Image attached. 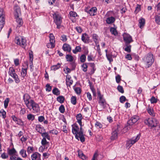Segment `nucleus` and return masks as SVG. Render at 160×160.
<instances>
[{"mask_svg":"<svg viewBox=\"0 0 160 160\" xmlns=\"http://www.w3.org/2000/svg\"><path fill=\"white\" fill-rule=\"evenodd\" d=\"M72 132L75 135L76 138L78 140L79 138L82 142H84L85 139L83 133L82 126H80L79 128L78 125L76 124L72 125Z\"/></svg>","mask_w":160,"mask_h":160,"instance_id":"nucleus-1","label":"nucleus"},{"mask_svg":"<svg viewBox=\"0 0 160 160\" xmlns=\"http://www.w3.org/2000/svg\"><path fill=\"white\" fill-rule=\"evenodd\" d=\"M143 61L145 62L148 68H149L152 65L154 61V58L153 54L151 52L147 54L143 58Z\"/></svg>","mask_w":160,"mask_h":160,"instance_id":"nucleus-2","label":"nucleus"},{"mask_svg":"<svg viewBox=\"0 0 160 160\" xmlns=\"http://www.w3.org/2000/svg\"><path fill=\"white\" fill-rule=\"evenodd\" d=\"M14 41L16 44L24 48H25L27 45V41L25 38L22 36L16 37Z\"/></svg>","mask_w":160,"mask_h":160,"instance_id":"nucleus-3","label":"nucleus"},{"mask_svg":"<svg viewBox=\"0 0 160 160\" xmlns=\"http://www.w3.org/2000/svg\"><path fill=\"white\" fill-rule=\"evenodd\" d=\"M52 15L53 22L56 25L57 28L59 29L60 28V26L62 23V18L58 12L54 13Z\"/></svg>","mask_w":160,"mask_h":160,"instance_id":"nucleus-4","label":"nucleus"},{"mask_svg":"<svg viewBox=\"0 0 160 160\" xmlns=\"http://www.w3.org/2000/svg\"><path fill=\"white\" fill-rule=\"evenodd\" d=\"M27 108L34 113H39L40 111L39 104L35 102L34 101H32L30 104Z\"/></svg>","mask_w":160,"mask_h":160,"instance_id":"nucleus-5","label":"nucleus"},{"mask_svg":"<svg viewBox=\"0 0 160 160\" xmlns=\"http://www.w3.org/2000/svg\"><path fill=\"white\" fill-rule=\"evenodd\" d=\"M140 134H138L136 137H133L127 140L126 143V147L129 149L133 144L137 142L140 139Z\"/></svg>","mask_w":160,"mask_h":160,"instance_id":"nucleus-6","label":"nucleus"},{"mask_svg":"<svg viewBox=\"0 0 160 160\" xmlns=\"http://www.w3.org/2000/svg\"><path fill=\"white\" fill-rule=\"evenodd\" d=\"M145 122L152 128L158 126L159 125L158 122L155 118H149Z\"/></svg>","mask_w":160,"mask_h":160,"instance_id":"nucleus-7","label":"nucleus"},{"mask_svg":"<svg viewBox=\"0 0 160 160\" xmlns=\"http://www.w3.org/2000/svg\"><path fill=\"white\" fill-rule=\"evenodd\" d=\"M98 97L99 98L98 101L99 105L102 107V108L104 109L105 107V105L106 104V101L103 98V95H102L99 91L97 92Z\"/></svg>","mask_w":160,"mask_h":160,"instance_id":"nucleus-8","label":"nucleus"},{"mask_svg":"<svg viewBox=\"0 0 160 160\" xmlns=\"http://www.w3.org/2000/svg\"><path fill=\"white\" fill-rule=\"evenodd\" d=\"M4 16L3 9L0 8V32L3 28L5 24Z\"/></svg>","mask_w":160,"mask_h":160,"instance_id":"nucleus-9","label":"nucleus"},{"mask_svg":"<svg viewBox=\"0 0 160 160\" xmlns=\"http://www.w3.org/2000/svg\"><path fill=\"white\" fill-rule=\"evenodd\" d=\"M122 35L125 44H129L133 41L132 37L129 34L124 33Z\"/></svg>","mask_w":160,"mask_h":160,"instance_id":"nucleus-10","label":"nucleus"},{"mask_svg":"<svg viewBox=\"0 0 160 160\" xmlns=\"http://www.w3.org/2000/svg\"><path fill=\"white\" fill-rule=\"evenodd\" d=\"M23 100L25 104L27 107L30 104L32 101H34L31 99L30 96L27 93L25 94L23 97Z\"/></svg>","mask_w":160,"mask_h":160,"instance_id":"nucleus-11","label":"nucleus"},{"mask_svg":"<svg viewBox=\"0 0 160 160\" xmlns=\"http://www.w3.org/2000/svg\"><path fill=\"white\" fill-rule=\"evenodd\" d=\"M110 12H108L105 15L106 17H108L106 19V22L108 24H111L115 21V18L112 16H109Z\"/></svg>","mask_w":160,"mask_h":160,"instance_id":"nucleus-12","label":"nucleus"},{"mask_svg":"<svg viewBox=\"0 0 160 160\" xmlns=\"http://www.w3.org/2000/svg\"><path fill=\"white\" fill-rule=\"evenodd\" d=\"M85 11L88 13L90 16H93L96 14L97 9L96 7H93L90 9L86 8Z\"/></svg>","mask_w":160,"mask_h":160,"instance_id":"nucleus-13","label":"nucleus"},{"mask_svg":"<svg viewBox=\"0 0 160 160\" xmlns=\"http://www.w3.org/2000/svg\"><path fill=\"white\" fill-rule=\"evenodd\" d=\"M139 119V117L136 115L132 117L128 121V124L129 125H132L136 122Z\"/></svg>","mask_w":160,"mask_h":160,"instance_id":"nucleus-14","label":"nucleus"},{"mask_svg":"<svg viewBox=\"0 0 160 160\" xmlns=\"http://www.w3.org/2000/svg\"><path fill=\"white\" fill-rule=\"evenodd\" d=\"M14 11L15 17H19L21 14L20 7L17 5L15 6L14 7Z\"/></svg>","mask_w":160,"mask_h":160,"instance_id":"nucleus-15","label":"nucleus"},{"mask_svg":"<svg viewBox=\"0 0 160 160\" xmlns=\"http://www.w3.org/2000/svg\"><path fill=\"white\" fill-rule=\"evenodd\" d=\"M41 155L38 152H35L33 153L31 156L32 160H40Z\"/></svg>","mask_w":160,"mask_h":160,"instance_id":"nucleus-16","label":"nucleus"},{"mask_svg":"<svg viewBox=\"0 0 160 160\" xmlns=\"http://www.w3.org/2000/svg\"><path fill=\"white\" fill-rule=\"evenodd\" d=\"M81 39L85 43H87L88 42L89 37L86 33H84L82 34Z\"/></svg>","mask_w":160,"mask_h":160,"instance_id":"nucleus-17","label":"nucleus"},{"mask_svg":"<svg viewBox=\"0 0 160 160\" xmlns=\"http://www.w3.org/2000/svg\"><path fill=\"white\" fill-rule=\"evenodd\" d=\"M66 84L68 87L69 86L72 84L73 81L71 79V77L69 75L66 76Z\"/></svg>","mask_w":160,"mask_h":160,"instance_id":"nucleus-18","label":"nucleus"},{"mask_svg":"<svg viewBox=\"0 0 160 160\" xmlns=\"http://www.w3.org/2000/svg\"><path fill=\"white\" fill-rule=\"evenodd\" d=\"M28 68V64L27 65V67L26 68H22L21 72V76L22 78H24L26 75L27 74V70Z\"/></svg>","mask_w":160,"mask_h":160,"instance_id":"nucleus-19","label":"nucleus"},{"mask_svg":"<svg viewBox=\"0 0 160 160\" xmlns=\"http://www.w3.org/2000/svg\"><path fill=\"white\" fill-rule=\"evenodd\" d=\"M92 38L95 43V44L99 43L100 39L97 34H93L92 35Z\"/></svg>","mask_w":160,"mask_h":160,"instance_id":"nucleus-20","label":"nucleus"},{"mask_svg":"<svg viewBox=\"0 0 160 160\" xmlns=\"http://www.w3.org/2000/svg\"><path fill=\"white\" fill-rule=\"evenodd\" d=\"M16 21L18 23L17 27H20L23 24V21L21 18H19V17H15Z\"/></svg>","mask_w":160,"mask_h":160,"instance_id":"nucleus-21","label":"nucleus"},{"mask_svg":"<svg viewBox=\"0 0 160 160\" xmlns=\"http://www.w3.org/2000/svg\"><path fill=\"white\" fill-rule=\"evenodd\" d=\"M35 128L36 130L41 134L45 131V129L41 127L40 124L37 125Z\"/></svg>","mask_w":160,"mask_h":160,"instance_id":"nucleus-22","label":"nucleus"},{"mask_svg":"<svg viewBox=\"0 0 160 160\" xmlns=\"http://www.w3.org/2000/svg\"><path fill=\"white\" fill-rule=\"evenodd\" d=\"M147 111L148 113L151 116L154 117L155 116V113L154 112L153 109L151 107L148 106L147 109Z\"/></svg>","mask_w":160,"mask_h":160,"instance_id":"nucleus-23","label":"nucleus"},{"mask_svg":"<svg viewBox=\"0 0 160 160\" xmlns=\"http://www.w3.org/2000/svg\"><path fill=\"white\" fill-rule=\"evenodd\" d=\"M118 135V130H115L112 133V135L111 137L112 140H114L117 138Z\"/></svg>","mask_w":160,"mask_h":160,"instance_id":"nucleus-24","label":"nucleus"},{"mask_svg":"<svg viewBox=\"0 0 160 160\" xmlns=\"http://www.w3.org/2000/svg\"><path fill=\"white\" fill-rule=\"evenodd\" d=\"M82 115L81 113L78 114L76 116V119L78 122L80 126H82Z\"/></svg>","mask_w":160,"mask_h":160,"instance_id":"nucleus-25","label":"nucleus"},{"mask_svg":"<svg viewBox=\"0 0 160 160\" xmlns=\"http://www.w3.org/2000/svg\"><path fill=\"white\" fill-rule=\"evenodd\" d=\"M138 22V26L140 28L142 29L145 25V20L143 18H141L139 20Z\"/></svg>","mask_w":160,"mask_h":160,"instance_id":"nucleus-26","label":"nucleus"},{"mask_svg":"<svg viewBox=\"0 0 160 160\" xmlns=\"http://www.w3.org/2000/svg\"><path fill=\"white\" fill-rule=\"evenodd\" d=\"M64 51H67L68 52H70L71 48L70 46L67 44H63L62 47Z\"/></svg>","mask_w":160,"mask_h":160,"instance_id":"nucleus-27","label":"nucleus"},{"mask_svg":"<svg viewBox=\"0 0 160 160\" xmlns=\"http://www.w3.org/2000/svg\"><path fill=\"white\" fill-rule=\"evenodd\" d=\"M78 15L75 12L71 11L69 12L68 16L69 18L71 19L73 18L76 17Z\"/></svg>","mask_w":160,"mask_h":160,"instance_id":"nucleus-28","label":"nucleus"},{"mask_svg":"<svg viewBox=\"0 0 160 160\" xmlns=\"http://www.w3.org/2000/svg\"><path fill=\"white\" fill-rule=\"evenodd\" d=\"M19 154L23 158H26L27 156L26 154V151L24 149H22L20 150Z\"/></svg>","mask_w":160,"mask_h":160,"instance_id":"nucleus-29","label":"nucleus"},{"mask_svg":"<svg viewBox=\"0 0 160 160\" xmlns=\"http://www.w3.org/2000/svg\"><path fill=\"white\" fill-rule=\"evenodd\" d=\"M7 152L9 155H12L15 154L17 152V151L14 148H13L11 149H8L7 150Z\"/></svg>","mask_w":160,"mask_h":160,"instance_id":"nucleus-30","label":"nucleus"},{"mask_svg":"<svg viewBox=\"0 0 160 160\" xmlns=\"http://www.w3.org/2000/svg\"><path fill=\"white\" fill-rule=\"evenodd\" d=\"M16 74L14 69L12 67L9 68L8 71V74L11 77Z\"/></svg>","mask_w":160,"mask_h":160,"instance_id":"nucleus-31","label":"nucleus"},{"mask_svg":"<svg viewBox=\"0 0 160 160\" xmlns=\"http://www.w3.org/2000/svg\"><path fill=\"white\" fill-rule=\"evenodd\" d=\"M11 77L13 78L16 83H18L20 82V80L16 73L12 76Z\"/></svg>","mask_w":160,"mask_h":160,"instance_id":"nucleus-32","label":"nucleus"},{"mask_svg":"<svg viewBox=\"0 0 160 160\" xmlns=\"http://www.w3.org/2000/svg\"><path fill=\"white\" fill-rule=\"evenodd\" d=\"M61 66V64L60 63H58L57 65H53L51 68V70L55 71L59 69Z\"/></svg>","mask_w":160,"mask_h":160,"instance_id":"nucleus-33","label":"nucleus"},{"mask_svg":"<svg viewBox=\"0 0 160 160\" xmlns=\"http://www.w3.org/2000/svg\"><path fill=\"white\" fill-rule=\"evenodd\" d=\"M41 135L43 137V138L50 140V137L49 135V134L48 132H43L41 134Z\"/></svg>","mask_w":160,"mask_h":160,"instance_id":"nucleus-34","label":"nucleus"},{"mask_svg":"<svg viewBox=\"0 0 160 160\" xmlns=\"http://www.w3.org/2000/svg\"><path fill=\"white\" fill-rule=\"evenodd\" d=\"M126 47L124 48V50L128 52H130L131 51V46L129 44H125Z\"/></svg>","mask_w":160,"mask_h":160,"instance_id":"nucleus-35","label":"nucleus"},{"mask_svg":"<svg viewBox=\"0 0 160 160\" xmlns=\"http://www.w3.org/2000/svg\"><path fill=\"white\" fill-rule=\"evenodd\" d=\"M49 41L55 44V37L52 33H50L49 35Z\"/></svg>","mask_w":160,"mask_h":160,"instance_id":"nucleus-36","label":"nucleus"},{"mask_svg":"<svg viewBox=\"0 0 160 160\" xmlns=\"http://www.w3.org/2000/svg\"><path fill=\"white\" fill-rule=\"evenodd\" d=\"M57 100L58 102L61 103H62L64 102L65 98L63 96H60L57 97Z\"/></svg>","mask_w":160,"mask_h":160,"instance_id":"nucleus-37","label":"nucleus"},{"mask_svg":"<svg viewBox=\"0 0 160 160\" xmlns=\"http://www.w3.org/2000/svg\"><path fill=\"white\" fill-rule=\"evenodd\" d=\"M81 48L79 46H77L75 47L74 49L72 50V52L76 54L78 52H81Z\"/></svg>","mask_w":160,"mask_h":160,"instance_id":"nucleus-38","label":"nucleus"},{"mask_svg":"<svg viewBox=\"0 0 160 160\" xmlns=\"http://www.w3.org/2000/svg\"><path fill=\"white\" fill-rule=\"evenodd\" d=\"M78 156L82 159L84 160L86 158V157L85 155L81 151H78Z\"/></svg>","mask_w":160,"mask_h":160,"instance_id":"nucleus-39","label":"nucleus"},{"mask_svg":"<svg viewBox=\"0 0 160 160\" xmlns=\"http://www.w3.org/2000/svg\"><path fill=\"white\" fill-rule=\"evenodd\" d=\"M53 93L56 95L60 94V91L57 88H54L52 90Z\"/></svg>","mask_w":160,"mask_h":160,"instance_id":"nucleus-40","label":"nucleus"},{"mask_svg":"<svg viewBox=\"0 0 160 160\" xmlns=\"http://www.w3.org/2000/svg\"><path fill=\"white\" fill-rule=\"evenodd\" d=\"M27 118L28 120L32 121L34 120L35 117L32 114H29L27 115Z\"/></svg>","mask_w":160,"mask_h":160,"instance_id":"nucleus-41","label":"nucleus"},{"mask_svg":"<svg viewBox=\"0 0 160 160\" xmlns=\"http://www.w3.org/2000/svg\"><path fill=\"white\" fill-rule=\"evenodd\" d=\"M71 103L73 105H75L77 102V98L75 96H72L71 99Z\"/></svg>","mask_w":160,"mask_h":160,"instance_id":"nucleus-42","label":"nucleus"},{"mask_svg":"<svg viewBox=\"0 0 160 160\" xmlns=\"http://www.w3.org/2000/svg\"><path fill=\"white\" fill-rule=\"evenodd\" d=\"M88 65L86 63H83L82 65V68L84 72H86L87 71Z\"/></svg>","mask_w":160,"mask_h":160,"instance_id":"nucleus-43","label":"nucleus"},{"mask_svg":"<svg viewBox=\"0 0 160 160\" xmlns=\"http://www.w3.org/2000/svg\"><path fill=\"white\" fill-rule=\"evenodd\" d=\"M34 150V148L33 147L29 146L27 148V151L28 154L32 153Z\"/></svg>","mask_w":160,"mask_h":160,"instance_id":"nucleus-44","label":"nucleus"},{"mask_svg":"<svg viewBox=\"0 0 160 160\" xmlns=\"http://www.w3.org/2000/svg\"><path fill=\"white\" fill-rule=\"evenodd\" d=\"M110 32L112 34H113L115 36L118 35V32L116 29L113 28H110Z\"/></svg>","mask_w":160,"mask_h":160,"instance_id":"nucleus-45","label":"nucleus"},{"mask_svg":"<svg viewBox=\"0 0 160 160\" xmlns=\"http://www.w3.org/2000/svg\"><path fill=\"white\" fill-rule=\"evenodd\" d=\"M106 56L108 59L111 62L112 61V55L110 53H106Z\"/></svg>","mask_w":160,"mask_h":160,"instance_id":"nucleus-46","label":"nucleus"},{"mask_svg":"<svg viewBox=\"0 0 160 160\" xmlns=\"http://www.w3.org/2000/svg\"><path fill=\"white\" fill-rule=\"evenodd\" d=\"M66 58L68 61L72 62L73 60V58L71 55L68 54L67 55Z\"/></svg>","mask_w":160,"mask_h":160,"instance_id":"nucleus-47","label":"nucleus"},{"mask_svg":"<svg viewBox=\"0 0 160 160\" xmlns=\"http://www.w3.org/2000/svg\"><path fill=\"white\" fill-rule=\"evenodd\" d=\"M9 102V99L8 98H7L4 101V107L6 108L8 105V104Z\"/></svg>","mask_w":160,"mask_h":160,"instance_id":"nucleus-48","label":"nucleus"},{"mask_svg":"<svg viewBox=\"0 0 160 160\" xmlns=\"http://www.w3.org/2000/svg\"><path fill=\"white\" fill-rule=\"evenodd\" d=\"M95 127L97 128H101L102 127V125L101 123L99 122H96L95 124Z\"/></svg>","mask_w":160,"mask_h":160,"instance_id":"nucleus-49","label":"nucleus"},{"mask_svg":"<svg viewBox=\"0 0 160 160\" xmlns=\"http://www.w3.org/2000/svg\"><path fill=\"white\" fill-rule=\"evenodd\" d=\"M155 18L156 22L158 24H160V16L156 15L155 16Z\"/></svg>","mask_w":160,"mask_h":160,"instance_id":"nucleus-50","label":"nucleus"},{"mask_svg":"<svg viewBox=\"0 0 160 160\" xmlns=\"http://www.w3.org/2000/svg\"><path fill=\"white\" fill-rule=\"evenodd\" d=\"M80 61L82 62H84L85 61L86 59L85 55L84 54L81 55L80 57Z\"/></svg>","mask_w":160,"mask_h":160,"instance_id":"nucleus-51","label":"nucleus"},{"mask_svg":"<svg viewBox=\"0 0 160 160\" xmlns=\"http://www.w3.org/2000/svg\"><path fill=\"white\" fill-rule=\"evenodd\" d=\"M55 46V44H53V43H52L51 42H50L49 43H48L47 45V47L48 48H52L54 47Z\"/></svg>","mask_w":160,"mask_h":160,"instance_id":"nucleus-52","label":"nucleus"},{"mask_svg":"<svg viewBox=\"0 0 160 160\" xmlns=\"http://www.w3.org/2000/svg\"><path fill=\"white\" fill-rule=\"evenodd\" d=\"M75 92L78 95H79L81 92V90L80 88L76 87L74 88Z\"/></svg>","mask_w":160,"mask_h":160,"instance_id":"nucleus-53","label":"nucleus"},{"mask_svg":"<svg viewBox=\"0 0 160 160\" xmlns=\"http://www.w3.org/2000/svg\"><path fill=\"white\" fill-rule=\"evenodd\" d=\"M59 110L60 112L62 113H64L65 111V108L63 105H61L59 108Z\"/></svg>","mask_w":160,"mask_h":160,"instance_id":"nucleus-54","label":"nucleus"},{"mask_svg":"<svg viewBox=\"0 0 160 160\" xmlns=\"http://www.w3.org/2000/svg\"><path fill=\"white\" fill-rule=\"evenodd\" d=\"M0 113L1 114L3 118H5L6 117V112L3 109H1L0 111Z\"/></svg>","mask_w":160,"mask_h":160,"instance_id":"nucleus-55","label":"nucleus"},{"mask_svg":"<svg viewBox=\"0 0 160 160\" xmlns=\"http://www.w3.org/2000/svg\"><path fill=\"white\" fill-rule=\"evenodd\" d=\"M141 10V5L139 4H137L136 7V8L135 12L136 13H137Z\"/></svg>","mask_w":160,"mask_h":160,"instance_id":"nucleus-56","label":"nucleus"},{"mask_svg":"<svg viewBox=\"0 0 160 160\" xmlns=\"http://www.w3.org/2000/svg\"><path fill=\"white\" fill-rule=\"evenodd\" d=\"M120 102L122 103H123L126 100V97L124 96H122L120 98Z\"/></svg>","mask_w":160,"mask_h":160,"instance_id":"nucleus-57","label":"nucleus"},{"mask_svg":"<svg viewBox=\"0 0 160 160\" xmlns=\"http://www.w3.org/2000/svg\"><path fill=\"white\" fill-rule=\"evenodd\" d=\"M150 101L151 103H155L157 102V100L154 97H152L150 99Z\"/></svg>","mask_w":160,"mask_h":160,"instance_id":"nucleus-58","label":"nucleus"},{"mask_svg":"<svg viewBox=\"0 0 160 160\" xmlns=\"http://www.w3.org/2000/svg\"><path fill=\"white\" fill-rule=\"evenodd\" d=\"M117 89L119 92L122 93H124V91L122 86L119 85L117 87Z\"/></svg>","mask_w":160,"mask_h":160,"instance_id":"nucleus-59","label":"nucleus"},{"mask_svg":"<svg viewBox=\"0 0 160 160\" xmlns=\"http://www.w3.org/2000/svg\"><path fill=\"white\" fill-rule=\"evenodd\" d=\"M61 39L63 42H65L67 40V36L65 35H62L61 37Z\"/></svg>","mask_w":160,"mask_h":160,"instance_id":"nucleus-60","label":"nucleus"},{"mask_svg":"<svg viewBox=\"0 0 160 160\" xmlns=\"http://www.w3.org/2000/svg\"><path fill=\"white\" fill-rule=\"evenodd\" d=\"M44 119L45 118L44 117L42 116H39L38 118V121L40 122H42L44 121Z\"/></svg>","mask_w":160,"mask_h":160,"instance_id":"nucleus-61","label":"nucleus"},{"mask_svg":"<svg viewBox=\"0 0 160 160\" xmlns=\"http://www.w3.org/2000/svg\"><path fill=\"white\" fill-rule=\"evenodd\" d=\"M33 55L32 52L31 51L29 52V59L30 60L33 61Z\"/></svg>","mask_w":160,"mask_h":160,"instance_id":"nucleus-62","label":"nucleus"},{"mask_svg":"<svg viewBox=\"0 0 160 160\" xmlns=\"http://www.w3.org/2000/svg\"><path fill=\"white\" fill-rule=\"evenodd\" d=\"M1 157L2 158L5 159L8 157V155L7 153H3L1 154Z\"/></svg>","mask_w":160,"mask_h":160,"instance_id":"nucleus-63","label":"nucleus"},{"mask_svg":"<svg viewBox=\"0 0 160 160\" xmlns=\"http://www.w3.org/2000/svg\"><path fill=\"white\" fill-rule=\"evenodd\" d=\"M46 90L47 91L50 92L51 90L52 87L48 84H47L46 85Z\"/></svg>","mask_w":160,"mask_h":160,"instance_id":"nucleus-64","label":"nucleus"}]
</instances>
